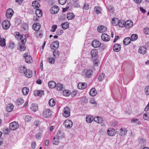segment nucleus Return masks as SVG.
I'll list each match as a JSON object with an SVG mask.
<instances>
[{
    "label": "nucleus",
    "mask_w": 149,
    "mask_h": 149,
    "mask_svg": "<svg viewBox=\"0 0 149 149\" xmlns=\"http://www.w3.org/2000/svg\"><path fill=\"white\" fill-rule=\"evenodd\" d=\"M19 127L18 124L16 122H13L10 124V129L12 130H15L18 128Z\"/></svg>",
    "instance_id": "nucleus-1"
},
{
    "label": "nucleus",
    "mask_w": 149,
    "mask_h": 149,
    "mask_svg": "<svg viewBox=\"0 0 149 149\" xmlns=\"http://www.w3.org/2000/svg\"><path fill=\"white\" fill-rule=\"evenodd\" d=\"M64 113L63 115L65 117H68L70 116V109L68 107H66L63 110Z\"/></svg>",
    "instance_id": "nucleus-2"
},
{
    "label": "nucleus",
    "mask_w": 149,
    "mask_h": 149,
    "mask_svg": "<svg viewBox=\"0 0 149 149\" xmlns=\"http://www.w3.org/2000/svg\"><path fill=\"white\" fill-rule=\"evenodd\" d=\"M84 73L85 77L88 78H90L92 75L93 71L92 70H84Z\"/></svg>",
    "instance_id": "nucleus-3"
},
{
    "label": "nucleus",
    "mask_w": 149,
    "mask_h": 149,
    "mask_svg": "<svg viewBox=\"0 0 149 149\" xmlns=\"http://www.w3.org/2000/svg\"><path fill=\"white\" fill-rule=\"evenodd\" d=\"M64 124L67 128H71L73 125V123L70 120H67L64 122Z\"/></svg>",
    "instance_id": "nucleus-4"
},
{
    "label": "nucleus",
    "mask_w": 149,
    "mask_h": 149,
    "mask_svg": "<svg viewBox=\"0 0 149 149\" xmlns=\"http://www.w3.org/2000/svg\"><path fill=\"white\" fill-rule=\"evenodd\" d=\"M2 25L3 29H7L10 26V24L8 20H5L3 22Z\"/></svg>",
    "instance_id": "nucleus-5"
},
{
    "label": "nucleus",
    "mask_w": 149,
    "mask_h": 149,
    "mask_svg": "<svg viewBox=\"0 0 149 149\" xmlns=\"http://www.w3.org/2000/svg\"><path fill=\"white\" fill-rule=\"evenodd\" d=\"M59 8L57 6H54L52 7L50 10V12L52 14H56L59 11Z\"/></svg>",
    "instance_id": "nucleus-6"
},
{
    "label": "nucleus",
    "mask_w": 149,
    "mask_h": 149,
    "mask_svg": "<svg viewBox=\"0 0 149 149\" xmlns=\"http://www.w3.org/2000/svg\"><path fill=\"white\" fill-rule=\"evenodd\" d=\"M101 45V42L97 40H93L92 43V46L94 48H97L99 47Z\"/></svg>",
    "instance_id": "nucleus-7"
},
{
    "label": "nucleus",
    "mask_w": 149,
    "mask_h": 149,
    "mask_svg": "<svg viewBox=\"0 0 149 149\" xmlns=\"http://www.w3.org/2000/svg\"><path fill=\"white\" fill-rule=\"evenodd\" d=\"M13 14V11L11 8H9L7 10L6 12V15L8 19L10 18Z\"/></svg>",
    "instance_id": "nucleus-8"
},
{
    "label": "nucleus",
    "mask_w": 149,
    "mask_h": 149,
    "mask_svg": "<svg viewBox=\"0 0 149 149\" xmlns=\"http://www.w3.org/2000/svg\"><path fill=\"white\" fill-rule=\"evenodd\" d=\"M52 111L49 109L45 110L43 113V116L45 118L49 117L51 115Z\"/></svg>",
    "instance_id": "nucleus-9"
},
{
    "label": "nucleus",
    "mask_w": 149,
    "mask_h": 149,
    "mask_svg": "<svg viewBox=\"0 0 149 149\" xmlns=\"http://www.w3.org/2000/svg\"><path fill=\"white\" fill-rule=\"evenodd\" d=\"M116 132V131L115 129L109 128L107 130V133L109 136H113L115 135Z\"/></svg>",
    "instance_id": "nucleus-10"
},
{
    "label": "nucleus",
    "mask_w": 149,
    "mask_h": 149,
    "mask_svg": "<svg viewBox=\"0 0 149 149\" xmlns=\"http://www.w3.org/2000/svg\"><path fill=\"white\" fill-rule=\"evenodd\" d=\"M101 37L102 40L105 42L108 41L110 39V36L105 33H102Z\"/></svg>",
    "instance_id": "nucleus-11"
},
{
    "label": "nucleus",
    "mask_w": 149,
    "mask_h": 149,
    "mask_svg": "<svg viewBox=\"0 0 149 149\" xmlns=\"http://www.w3.org/2000/svg\"><path fill=\"white\" fill-rule=\"evenodd\" d=\"M59 46V42L56 40L53 42L50 45L51 49H54V48H58Z\"/></svg>",
    "instance_id": "nucleus-12"
},
{
    "label": "nucleus",
    "mask_w": 149,
    "mask_h": 149,
    "mask_svg": "<svg viewBox=\"0 0 149 149\" xmlns=\"http://www.w3.org/2000/svg\"><path fill=\"white\" fill-rule=\"evenodd\" d=\"M26 54H24V57L25 58L26 62L28 63H30L32 61V57L30 56L27 55Z\"/></svg>",
    "instance_id": "nucleus-13"
},
{
    "label": "nucleus",
    "mask_w": 149,
    "mask_h": 149,
    "mask_svg": "<svg viewBox=\"0 0 149 149\" xmlns=\"http://www.w3.org/2000/svg\"><path fill=\"white\" fill-rule=\"evenodd\" d=\"M34 95L36 96H42L44 95V92L43 91L36 90L34 91Z\"/></svg>",
    "instance_id": "nucleus-14"
},
{
    "label": "nucleus",
    "mask_w": 149,
    "mask_h": 149,
    "mask_svg": "<svg viewBox=\"0 0 149 149\" xmlns=\"http://www.w3.org/2000/svg\"><path fill=\"white\" fill-rule=\"evenodd\" d=\"M25 76L28 78H30L32 76V72L29 69H26L24 73Z\"/></svg>",
    "instance_id": "nucleus-15"
},
{
    "label": "nucleus",
    "mask_w": 149,
    "mask_h": 149,
    "mask_svg": "<svg viewBox=\"0 0 149 149\" xmlns=\"http://www.w3.org/2000/svg\"><path fill=\"white\" fill-rule=\"evenodd\" d=\"M121 49V46L119 44H115L113 47V50L116 52H119Z\"/></svg>",
    "instance_id": "nucleus-16"
},
{
    "label": "nucleus",
    "mask_w": 149,
    "mask_h": 149,
    "mask_svg": "<svg viewBox=\"0 0 149 149\" xmlns=\"http://www.w3.org/2000/svg\"><path fill=\"white\" fill-rule=\"evenodd\" d=\"M107 27L102 25L99 26L97 28V31L100 32H104L107 31Z\"/></svg>",
    "instance_id": "nucleus-17"
},
{
    "label": "nucleus",
    "mask_w": 149,
    "mask_h": 149,
    "mask_svg": "<svg viewBox=\"0 0 149 149\" xmlns=\"http://www.w3.org/2000/svg\"><path fill=\"white\" fill-rule=\"evenodd\" d=\"M78 88L80 89L85 88L87 87V84L85 83H79L78 85Z\"/></svg>",
    "instance_id": "nucleus-18"
},
{
    "label": "nucleus",
    "mask_w": 149,
    "mask_h": 149,
    "mask_svg": "<svg viewBox=\"0 0 149 149\" xmlns=\"http://www.w3.org/2000/svg\"><path fill=\"white\" fill-rule=\"evenodd\" d=\"M98 51L96 49H93L91 52V54L92 57H96L98 54Z\"/></svg>",
    "instance_id": "nucleus-19"
},
{
    "label": "nucleus",
    "mask_w": 149,
    "mask_h": 149,
    "mask_svg": "<svg viewBox=\"0 0 149 149\" xmlns=\"http://www.w3.org/2000/svg\"><path fill=\"white\" fill-rule=\"evenodd\" d=\"M131 40L130 38L129 37L125 38L123 40V44L125 45H127L130 43Z\"/></svg>",
    "instance_id": "nucleus-20"
},
{
    "label": "nucleus",
    "mask_w": 149,
    "mask_h": 149,
    "mask_svg": "<svg viewBox=\"0 0 149 149\" xmlns=\"http://www.w3.org/2000/svg\"><path fill=\"white\" fill-rule=\"evenodd\" d=\"M33 28L35 31H38L40 29V26L39 23H36L34 24L32 26Z\"/></svg>",
    "instance_id": "nucleus-21"
},
{
    "label": "nucleus",
    "mask_w": 149,
    "mask_h": 149,
    "mask_svg": "<svg viewBox=\"0 0 149 149\" xmlns=\"http://www.w3.org/2000/svg\"><path fill=\"white\" fill-rule=\"evenodd\" d=\"M146 48L144 46L140 47L138 52L139 53L142 54H145L146 52Z\"/></svg>",
    "instance_id": "nucleus-22"
},
{
    "label": "nucleus",
    "mask_w": 149,
    "mask_h": 149,
    "mask_svg": "<svg viewBox=\"0 0 149 149\" xmlns=\"http://www.w3.org/2000/svg\"><path fill=\"white\" fill-rule=\"evenodd\" d=\"M133 24V22L131 20H128L125 22V26L130 28L132 27Z\"/></svg>",
    "instance_id": "nucleus-23"
},
{
    "label": "nucleus",
    "mask_w": 149,
    "mask_h": 149,
    "mask_svg": "<svg viewBox=\"0 0 149 149\" xmlns=\"http://www.w3.org/2000/svg\"><path fill=\"white\" fill-rule=\"evenodd\" d=\"M55 88L58 91H61L62 90L63 88V85L60 83H58L56 84Z\"/></svg>",
    "instance_id": "nucleus-24"
},
{
    "label": "nucleus",
    "mask_w": 149,
    "mask_h": 149,
    "mask_svg": "<svg viewBox=\"0 0 149 149\" xmlns=\"http://www.w3.org/2000/svg\"><path fill=\"white\" fill-rule=\"evenodd\" d=\"M32 6L35 8H39L40 5L38 2L36 1H35L32 3Z\"/></svg>",
    "instance_id": "nucleus-25"
},
{
    "label": "nucleus",
    "mask_w": 149,
    "mask_h": 149,
    "mask_svg": "<svg viewBox=\"0 0 149 149\" xmlns=\"http://www.w3.org/2000/svg\"><path fill=\"white\" fill-rule=\"evenodd\" d=\"M119 19L117 18H113L112 19V22L113 25L116 26L118 24Z\"/></svg>",
    "instance_id": "nucleus-26"
},
{
    "label": "nucleus",
    "mask_w": 149,
    "mask_h": 149,
    "mask_svg": "<svg viewBox=\"0 0 149 149\" xmlns=\"http://www.w3.org/2000/svg\"><path fill=\"white\" fill-rule=\"evenodd\" d=\"M93 120V117L91 115L87 116L86 118V121L88 123H91Z\"/></svg>",
    "instance_id": "nucleus-27"
},
{
    "label": "nucleus",
    "mask_w": 149,
    "mask_h": 149,
    "mask_svg": "<svg viewBox=\"0 0 149 149\" xmlns=\"http://www.w3.org/2000/svg\"><path fill=\"white\" fill-rule=\"evenodd\" d=\"M29 91V88L27 87H24L23 88L22 90V92L23 94L24 95H27Z\"/></svg>",
    "instance_id": "nucleus-28"
},
{
    "label": "nucleus",
    "mask_w": 149,
    "mask_h": 149,
    "mask_svg": "<svg viewBox=\"0 0 149 149\" xmlns=\"http://www.w3.org/2000/svg\"><path fill=\"white\" fill-rule=\"evenodd\" d=\"M56 83L53 81H49L48 82V86L51 88H54L56 86Z\"/></svg>",
    "instance_id": "nucleus-29"
},
{
    "label": "nucleus",
    "mask_w": 149,
    "mask_h": 149,
    "mask_svg": "<svg viewBox=\"0 0 149 149\" xmlns=\"http://www.w3.org/2000/svg\"><path fill=\"white\" fill-rule=\"evenodd\" d=\"M119 134L121 136H124L127 134V130L125 128H121Z\"/></svg>",
    "instance_id": "nucleus-30"
},
{
    "label": "nucleus",
    "mask_w": 149,
    "mask_h": 149,
    "mask_svg": "<svg viewBox=\"0 0 149 149\" xmlns=\"http://www.w3.org/2000/svg\"><path fill=\"white\" fill-rule=\"evenodd\" d=\"M90 95L92 96H94L97 94V92L95 88H93L89 92Z\"/></svg>",
    "instance_id": "nucleus-31"
},
{
    "label": "nucleus",
    "mask_w": 149,
    "mask_h": 149,
    "mask_svg": "<svg viewBox=\"0 0 149 149\" xmlns=\"http://www.w3.org/2000/svg\"><path fill=\"white\" fill-rule=\"evenodd\" d=\"M75 16L74 14L72 13H68L67 15V18L68 20H71L73 19Z\"/></svg>",
    "instance_id": "nucleus-32"
},
{
    "label": "nucleus",
    "mask_w": 149,
    "mask_h": 149,
    "mask_svg": "<svg viewBox=\"0 0 149 149\" xmlns=\"http://www.w3.org/2000/svg\"><path fill=\"white\" fill-rule=\"evenodd\" d=\"M31 110L33 111H36L38 109V105L36 104H33L31 107Z\"/></svg>",
    "instance_id": "nucleus-33"
},
{
    "label": "nucleus",
    "mask_w": 149,
    "mask_h": 149,
    "mask_svg": "<svg viewBox=\"0 0 149 149\" xmlns=\"http://www.w3.org/2000/svg\"><path fill=\"white\" fill-rule=\"evenodd\" d=\"M36 14L38 17H41L42 15V11L40 9H37L36 10Z\"/></svg>",
    "instance_id": "nucleus-34"
},
{
    "label": "nucleus",
    "mask_w": 149,
    "mask_h": 149,
    "mask_svg": "<svg viewBox=\"0 0 149 149\" xmlns=\"http://www.w3.org/2000/svg\"><path fill=\"white\" fill-rule=\"evenodd\" d=\"M118 25L120 27H123L125 26V22L123 20H121L118 22Z\"/></svg>",
    "instance_id": "nucleus-35"
},
{
    "label": "nucleus",
    "mask_w": 149,
    "mask_h": 149,
    "mask_svg": "<svg viewBox=\"0 0 149 149\" xmlns=\"http://www.w3.org/2000/svg\"><path fill=\"white\" fill-rule=\"evenodd\" d=\"M28 25L27 24H24L22 28V31H23L24 32H26L28 30Z\"/></svg>",
    "instance_id": "nucleus-36"
},
{
    "label": "nucleus",
    "mask_w": 149,
    "mask_h": 149,
    "mask_svg": "<svg viewBox=\"0 0 149 149\" xmlns=\"http://www.w3.org/2000/svg\"><path fill=\"white\" fill-rule=\"evenodd\" d=\"M59 142V139L58 138H57L56 136H55L53 138V141H52L53 144L55 145H57Z\"/></svg>",
    "instance_id": "nucleus-37"
},
{
    "label": "nucleus",
    "mask_w": 149,
    "mask_h": 149,
    "mask_svg": "<svg viewBox=\"0 0 149 149\" xmlns=\"http://www.w3.org/2000/svg\"><path fill=\"white\" fill-rule=\"evenodd\" d=\"M57 135L56 136L57 138H63L64 137V134L61 131H59L57 133Z\"/></svg>",
    "instance_id": "nucleus-38"
},
{
    "label": "nucleus",
    "mask_w": 149,
    "mask_h": 149,
    "mask_svg": "<svg viewBox=\"0 0 149 149\" xmlns=\"http://www.w3.org/2000/svg\"><path fill=\"white\" fill-rule=\"evenodd\" d=\"M49 104L51 107H53L56 104V102L54 99H51L49 101Z\"/></svg>",
    "instance_id": "nucleus-39"
},
{
    "label": "nucleus",
    "mask_w": 149,
    "mask_h": 149,
    "mask_svg": "<svg viewBox=\"0 0 149 149\" xmlns=\"http://www.w3.org/2000/svg\"><path fill=\"white\" fill-rule=\"evenodd\" d=\"M131 122L132 123H134L136 125H140L141 123L139 121V120L137 119H133L131 120Z\"/></svg>",
    "instance_id": "nucleus-40"
},
{
    "label": "nucleus",
    "mask_w": 149,
    "mask_h": 149,
    "mask_svg": "<svg viewBox=\"0 0 149 149\" xmlns=\"http://www.w3.org/2000/svg\"><path fill=\"white\" fill-rule=\"evenodd\" d=\"M26 48L25 46L24 43L21 44L19 43V49L21 51L24 50Z\"/></svg>",
    "instance_id": "nucleus-41"
},
{
    "label": "nucleus",
    "mask_w": 149,
    "mask_h": 149,
    "mask_svg": "<svg viewBox=\"0 0 149 149\" xmlns=\"http://www.w3.org/2000/svg\"><path fill=\"white\" fill-rule=\"evenodd\" d=\"M0 45L2 47H4L5 46V39L3 38L2 39L0 36Z\"/></svg>",
    "instance_id": "nucleus-42"
},
{
    "label": "nucleus",
    "mask_w": 149,
    "mask_h": 149,
    "mask_svg": "<svg viewBox=\"0 0 149 149\" xmlns=\"http://www.w3.org/2000/svg\"><path fill=\"white\" fill-rule=\"evenodd\" d=\"M102 9L99 6H95L94 8V11L97 14L101 13Z\"/></svg>",
    "instance_id": "nucleus-43"
},
{
    "label": "nucleus",
    "mask_w": 149,
    "mask_h": 149,
    "mask_svg": "<svg viewBox=\"0 0 149 149\" xmlns=\"http://www.w3.org/2000/svg\"><path fill=\"white\" fill-rule=\"evenodd\" d=\"M138 37V36L136 34H133L131 36L130 38L132 41H134L137 39Z\"/></svg>",
    "instance_id": "nucleus-44"
},
{
    "label": "nucleus",
    "mask_w": 149,
    "mask_h": 149,
    "mask_svg": "<svg viewBox=\"0 0 149 149\" xmlns=\"http://www.w3.org/2000/svg\"><path fill=\"white\" fill-rule=\"evenodd\" d=\"M69 24L67 22L64 23L62 24V28L64 30L68 28Z\"/></svg>",
    "instance_id": "nucleus-45"
},
{
    "label": "nucleus",
    "mask_w": 149,
    "mask_h": 149,
    "mask_svg": "<svg viewBox=\"0 0 149 149\" xmlns=\"http://www.w3.org/2000/svg\"><path fill=\"white\" fill-rule=\"evenodd\" d=\"M79 0H72L73 3V6L74 7L78 8L80 7V5L78 3Z\"/></svg>",
    "instance_id": "nucleus-46"
},
{
    "label": "nucleus",
    "mask_w": 149,
    "mask_h": 149,
    "mask_svg": "<svg viewBox=\"0 0 149 149\" xmlns=\"http://www.w3.org/2000/svg\"><path fill=\"white\" fill-rule=\"evenodd\" d=\"M143 119L146 120H149V112H146L143 116Z\"/></svg>",
    "instance_id": "nucleus-47"
},
{
    "label": "nucleus",
    "mask_w": 149,
    "mask_h": 149,
    "mask_svg": "<svg viewBox=\"0 0 149 149\" xmlns=\"http://www.w3.org/2000/svg\"><path fill=\"white\" fill-rule=\"evenodd\" d=\"M104 74H103V73H101L98 77V80L100 81H102L104 79Z\"/></svg>",
    "instance_id": "nucleus-48"
},
{
    "label": "nucleus",
    "mask_w": 149,
    "mask_h": 149,
    "mask_svg": "<svg viewBox=\"0 0 149 149\" xmlns=\"http://www.w3.org/2000/svg\"><path fill=\"white\" fill-rule=\"evenodd\" d=\"M17 103L18 105H20L23 103L24 102V100L22 98H20L17 99Z\"/></svg>",
    "instance_id": "nucleus-49"
},
{
    "label": "nucleus",
    "mask_w": 149,
    "mask_h": 149,
    "mask_svg": "<svg viewBox=\"0 0 149 149\" xmlns=\"http://www.w3.org/2000/svg\"><path fill=\"white\" fill-rule=\"evenodd\" d=\"M26 69L25 66H21L19 68V72L21 73H24Z\"/></svg>",
    "instance_id": "nucleus-50"
},
{
    "label": "nucleus",
    "mask_w": 149,
    "mask_h": 149,
    "mask_svg": "<svg viewBox=\"0 0 149 149\" xmlns=\"http://www.w3.org/2000/svg\"><path fill=\"white\" fill-rule=\"evenodd\" d=\"M60 54L59 52L57 50L55 49L53 52V54L55 57H57Z\"/></svg>",
    "instance_id": "nucleus-51"
},
{
    "label": "nucleus",
    "mask_w": 149,
    "mask_h": 149,
    "mask_svg": "<svg viewBox=\"0 0 149 149\" xmlns=\"http://www.w3.org/2000/svg\"><path fill=\"white\" fill-rule=\"evenodd\" d=\"M63 93L65 96H68L70 94V92L68 90H65L63 91Z\"/></svg>",
    "instance_id": "nucleus-52"
},
{
    "label": "nucleus",
    "mask_w": 149,
    "mask_h": 149,
    "mask_svg": "<svg viewBox=\"0 0 149 149\" xmlns=\"http://www.w3.org/2000/svg\"><path fill=\"white\" fill-rule=\"evenodd\" d=\"M32 118V117L29 116H26L25 118V121L28 122L31 121Z\"/></svg>",
    "instance_id": "nucleus-53"
},
{
    "label": "nucleus",
    "mask_w": 149,
    "mask_h": 149,
    "mask_svg": "<svg viewBox=\"0 0 149 149\" xmlns=\"http://www.w3.org/2000/svg\"><path fill=\"white\" fill-rule=\"evenodd\" d=\"M47 61L50 63L52 64L55 62L54 59L52 57H49L47 59Z\"/></svg>",
    "instance_id": "nucleus-54"
},
{
    "label": "nucleus",
    "mask_w": 149,
    "mask_h": 149,
    "mask_svg": "<svg viewBox=\"0 0 149 149\" xmlns=\"http://www.w3.org/2000/svg\"><path fill=\"white\" fill-rule=\"evenodd\" d=\"M83 8L85 10H86L89 8V5L87 3H85L83 6Z\"/></svg>",
    "instance_id": "nucleus-55"
},
{
    "label": "nucleus",
    "mask_w": 149,
    "mask_h": 149,
    "mask_svg": "<svg viewBox=\"0 0 149 149\" xmlns=\"http://www.w3.org/2000/svg\"><path fill=\"white\" fill-rule=\"evenodd\" d=\"M7 107H9V109H10V110H8V108H6L7 111L8 112H10L13 109V105L12 104H9V106H8Z\"/></svg>",
    "instance_id": "nucleus-56"
},
{
    "label": "nucleus",
    "mask_w": 149,
    "mask_h": 149,
    "mask_svg": "<svg viewBox=\"0 0 149 149\" xmlns=\"http://www.w3.org/2000/svg\"><path fill=\"white\" fill-rule=\"evenodd\" d=\"M143 32L146 34H149V28L147 27L144 29H143Z\"/></svg>",
    "instance_id": "nucleus-57"
},
{
    "label": "nucleus",
    "mask_w": 149,
    "mask_h": 149,
    "mask_svg": "<svg viewBox=\"0 0 149 149\" xmlns=\"http://www.w3.org/2000/svg\"><path fill=\"white\" fill-rule=\"evenodd\" d=\"M57 27V26L56 25H54L52 27V29L50 31L52 32H54L55 31Z\"/></svg>",
    "instance_id": "nucleus-58"
},
{
    "label": "nucleus",
    "mask_w": 149,
    "mask_h": 149,
    "mask_svg": "<svg viewBox=\"0 0 149 149\" xmlns=\"http://www.w3.org/2000/svg\"><path fill=\"white\" fill-rule=\"evenodd\" d=\"M145 92L146 94L147 95H149V86H147L145 88Z\"/></svg>",
    "instance_id": "nucleus-59"
},
{
    "label": "nucleus",
    "mask_w": 149,
    "mask_h": 149,
    "mask_svg": "<svg viewBox=\"0 0 149 149\" xmlns=\"http://www.w3.org/2000/svg\"><path fill=\"white\" fill-rule=\"evenodd\" d=\"M16 36H18V38H19L20 39H21L22 38H23V36L19 32H17L16 33Z\"/></svg>",
    "instance_id": "nucleus-60"
},
{
    "label": "nucleus",
    "mask_w": 149,
    "mask_h": 149,
    "mask_svg": "<svg viewBox=\"0 0 149 149\" xmlns=\"http://www.w3.org/2000/svg\"><path fill=\"white\" fill-rule=\"evenodd\" d=\"M63 33V31L62 30H58L56 31V33L58 35H60Z\"/></svg>",
    "instance_id": "nucleus-61"
},
{
    "label": "nucleus",
    "mask_w": 149,
    "mask_h": 149,
    "mask_svg": "<svg viewBox=\"0 0 149 149\" xmlns=\"http://www.w3.org/2000/svg\"><path fill=\"white\" fill-rule=\"evenodd\" d=\"M109 12L111 13H113L114 11V8L111 6L109 7Z\"/></svg>",
    "instance_id": "nucleus-62"
},
{
    "label": "nucleus",
    "mask_w": 149,
    "mask_h": 149,
    "mask_svg": "<svg viewBox=\"0 0 149 149\" xmlns=\"http://www.w3.org/2000/svg\"><path fill=\"white\" fill-rule=\"evenodd\" d=\"M67 0H58L59 3L62 5H64L66 2Z\"/></svg>",
    "instance_id": "nucleus-63"
},
{
    "label": "nucleus",
    "mask_w": 149,
    "mask_h": 149,
    "mask_svg": "<svg viewBox=\"0 0 149 149\" xmlns=\"http://www.w3.org/2000/svg\"><path fill=\"white\" fill-rule=\"evenodd\" d=\"M40 124V122L39 120H36L34 122V124L36 126H38Z\"/></svg>",
    "instance_id": "nucleus-64"
}]
</instances>
